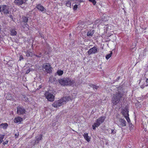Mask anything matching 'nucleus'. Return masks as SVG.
<instances>
[{
  "instance_id": "1",
  "label": "nucleus",
  "mask_w": 148,
  "mask_h": 148,
  "mask_svg": "<svg viewBox=\"0 0 148 148\" xmlns=\"http://www.w3.org/2000/svg\"><path fill=\"white\" fill-rule=\"evenodd\" d=\"M59 83L62 85L71 86L75 83L74 80H71L68 77L60 79L59 80Z\"/></svg>"
},
{
  "instance_id": "2",
  "label": "nucleus",
  "mask_w": 148,
  "mask_h": 148,
  "mask_svg": "<svg viewBox=\"0 0 148 148\" xmlns=\"http://www.w3.org/2000/svg\"><path fill=\"white\" fill-rule=\"evenodd\" d=\"M123 96V94L120 91L116 92L112 97L113 102H119L122 99Z\"/></svg>"
},
{
  "instance_id": "3",
  "label": "nucleus",
  "mask_w": 148,
  "mask_h": 148,
  "mask_svg": "<svg viewBox=\"0 0 148 148\" xmlns=\"http://www.w3.org/2000/svg\"><path fill=\"white\" fill-rule=\"evenodd\" d=\"M125 107H123L122 111V113L123 115L125 117H126V116H128V112H129V106L128 104L126 102H125Z\"/></svg>"
},
{
  "instance_id": "4",
  "label": "nucleus",
  "mask_w": 148,
  "mask_h": 148,
  "mask_svg": "<svg viewBox=\"0 0 148 148\" xmlns=\"http://www.w3.org/2000/svg\"><path fill=\"white\" fill-rule=\"evenodd\" d=\"M45 95L48 101H54V96L53 94L50 93L48 92H45Z\"/></svg>"
},
{
  "instance_id": "5",
  "label": "nucleus",
  "mask_w": 148,
  "mask_h": 148,
  "mask_svg": "<svg viewBox=\"0 0 148 148\" xmlns=\"http://www.w3.org/2000/svg\"><path fill=\"white\" fill-rule=\"evenodd\" d=\"M98 49L97 47L94 46L90 49L88 51L87 53L89 55L92 54H95L98 51Z\"/></svg>"
},
{
  "instance_id": "6",
  "label": "nucleus",
  "mask_w": 148,
  "mask_h": 148,
  "mask_svg": "<svg viewBox=\"0 0 148 148\" xmlns=\"http://www.w3.org/2000/svg\"><path fill=\"white\" fill-rule=\"evenodd\" d=\"M17 113L19 115L23 114L26 112V110L23 107L18 106L17 108Z\"/></svg>"
},
{
  "instance_id": "7",
  "label": "nucleus",
  "mask_w": 148,
  "mask_h": 148,
  "mask_svg": "<svg viewBox=\"0 0 148 148\" xmlns=\"http://www.w3.org/2000/svg\"><path fill=\"white\" fill-rule=\"evenodd\" d=\"M42 68L45 69L46 71L48 73H50L52 72L51 66L49 63H47L45 65H43Z\"/></svg>"
},
{
  "instance_id": "8",
  "label": "nucleus",
  "mask_w": 148,
  "mask_h": 148,
  "mask_svg": "<svg viewBox=\"0 0 148 148\" xmlns=\"http://www.w3.org/2000/svg\"><path fill=\"white\" fill-rule=\"evenodd\" d=\"M106 117L105 116H101L96 120V122L95 123L99 126L104 121Z\"/></svg>"
},
{
  "instance_id": "9",
  "label": "nucleus",
  "mask_w": 148,
  "mask_h": 148,
  "mask_svg": "<svg viewBox=\"0 0 148 148\" xmlns=\"http://www.w3.org/2000/svg\"><path fill=\"white\" fill-rule=\"evenodd\" d=\"M26 0H14V3L16 5L19 6L25 3Z\"/></svg>"
},
{
  "instance_id": "10",
  "label": "nucleus",
  "mask_w": 148,
  "mask_h": 148,
  "mask_svg": "<svg viewBox=\"0 0 148 148\" xmlns=\"http://www.w3.org/2000/svg\"><path fill=\"white\" fill-rule=\"evenodd\" d=\"M2 12L6 14H8L9 13V7L6 5L2 6Z\"/></svg>"
},
{
  "instance_id": "11",
  "label": "nucleus",
  "mask_w": 148,
  "mask_h": 148,
  "mask_svg": "<svg viewBox=\"0 0 148 148\" xmlns=\"http://www.w3.org/2000/svg\"><path fill=\"white\" fill-rule=\"evenodd\" d=\"M145 82L146 83H143L141 82L140 80L139 82V85H140V88L142 89L144 88L145 86H148V78L146 79Z\"/></svg>"
},
{
  "instance_id": "12",
  "label": "nucleus",
  "mask_w": 148,
  "mask_h": 148,
  "mask_svg": "<svg viewBox=\"0 0 148 148\" xmlns=\"http://www.w3.org/2000/svg\"><path fill=\"white\" fill-rule=\"evenodd\" d=\"M36 8L39 10L40 11L42 12H45L46 11V10L44 8V7L40 4L37 5L36 6Z\"/></svg>"
},
{
  "instance_id": "13",
  "label": "nucleus",
  "mask_w": 148,
  "mask_h": 148,
  "mask_svg": "<svg viewBox=\"0 0 148 148\" xmlns=\"http://www.w3.org/2000/svg\"><path fill=\"white\" fill-rule=\"evenodd\" d=\"M119 121L120 123V124L119 125V127L121 128L122 127L126 125V121L125 119H121Z\"/></svg>"
},
{
  "instance_id": "14",
  "label": "nucleus",
  "mask_w": 148,
  "mask_h": 148,
  "mask_svg": "<svg viewBox=\"0 0 148 148\" xmlns=\"http://www.w3.org/2000/svg\"><path fill=\"white\" fill-rule=\"evenodd\" d=\"M71 98L69 96L65 97H62L60 100V102H66L69 101L71 100Z\"/></svg>"
},
{
  "instance_id": "15",
  "label": "nucleus",
  "mask_w": 148,
  "mask_h": 148,
  "mask_svg": "<svg viewBox=\"0 0 148 148\" xmlns=\"http://www.w3.org/2000/svg\"><path fill=\"white\" fill-rule=\"evenodd\" d=\"M71 0H63L64 3L67 7H71Z\"/></svg>"
},
{
  "instance_id": "16",
  "label": "nucleus",
  "mask_w": 148,
  "mask_h": 148,
  "mask_svg": "<svg viewBox=\"0 0 148 148\" xmlns=\"http://www.w3.org/2000/svg\"><path fill=\"white\" fill-rule=\"evenodd\" d=\"M95 32V30L93 29L89 30L87 32V36L89 37H92L93 35Z\"/></svg>"
},
{
  "instance_id": "17",
  "label": "nucleus",
  "mask_w": 148,
  "mask_h": 148,
  "mask_svg": "<svg viewBox=\"0 0 148 148\" xmlns=\"http://www.w3.org/2000/svg\"><path fill=\"white\" fill-rule=\"evenodd\" d=\"M22 121L23 119L20 116L16 117L14 119V122L16 123H20Z\"/></svg>"
},
{
  "instance_id": "18",
  "label": "nucleus",
  "mask_w": 148,
  "mask_h": 148,
  "mask_svg": "<svg viewBox=\"0 0 148 148\" xmlns=\"http://www.w3.org/2000/svg\"><path fill=\"white\" fill-rule=\"evenodd\" d=\"M62 103L63 102H54L52 105L54 107L57 108L61 106L63 104Z\"/></svg>"
},
{
  "instance_id": "19",
  "label": "nucleus",
  "mask_w": 148,
  "mask_h": 148,
  "mask_svg": "<svg viewBox=\"0 0 148 148\" xmlns=\"http://www.w3.org/2000/svg\"><path fill=\"white\" fill-rule=\"evenodd\" d=\"M22 19L23 22L25 23V25L28 26V25L27 24V23L28 21V18L27 17L25 16H23L22 17Z\"/></svg>"
},
{
  "instance_id": "20",
  "label": "nucleus",
  "mask_w": 148,
  "mask_h": 148,
  "mask_svg": "<svg viewBox=\"0 0 148 148\" xmlns=\"http://www.w3.org/2000/svg\"><path fill=\"white\" fill-rule=\"evenodd\" d=\"M42 135H40L38 137H36V140L35 142V144L38 143H39V141L42 140Z\"/></svg>"
},
{
  "instance_id": "21",
  "label": "nucleus",
  "mask_w": 148,
  "mask_h": 148,
  "mask_svg": "<svg viewBox=\"0 0 148 148\" xmlns=\"http://www.w3.org/2000/svg\"><path fill=\"white\" fill-rule=\"evenodd\" d=\"M6 98L8 100L10 101L12 100V99H13L12 95L10 93H8L7 94Z\"/></svg>"
},
{
  "instance_id": "22",
  "label": "nucleus",
  "mask_w": 148,
  "mask_h": 148,
  "mask_svg": "<svg viewBox=\"0 0 148 148\" xmlns=\"http://www.w3.org/2000/svg\"><path fill=\"white\" fill-rule=\"evenodd\" d=\"M83 136L85 139L88 142L90 140V138L88 136V133H84Z\"/></svg>"
},
{
  "instance_id": "23",
  "label": "nucleus",
  "mask_w": 148,
  "mask_h": 148,
  "mask_svg": "<svg viewBox=\"0 0 148 148\" xmlns=\"http://www.w3.org/2000/svg\"><path fill=\"white\" fill-rule=\"evenodd\" d=\"M8 126V124L7 123H2L0 125V128H3L4 129L7 128Z\"/></svg>"
},
{
  "instance_id": "24",
  "label": "nucleus",
  "mask_w": 148,
  "mask_h": 148,
  "mask_svg": "<svg viewBox=\"0 0 148 148\" xmlns=\"http://www.w3.org/2000/svg\"><path fill=\"white\" fill-rule=\"evenodd\" d=\"M10 35L13 36L16 35L17 34L16 32L14 29H12L10 31Z\"/></svg>"
},
{
  "instance_id": "25",
  "label": "nucleus",
  "mask_w": 148,
  "mask_h": 148,
  "mask_svg": "<svg viewBox=\"0 0 148 148\" xmlns=\"http://www.w3.org/2000/svg\"><path fill=\"white\" fill-rule=\"evenodd\" d=\"M89 86L91 87H92L93 89H97L99 87L98 86L92 84H89Z\"/></svg>"
},
{
  "instance_id": "26",
  "label": "nucleus",
  "mask_w": 148,
  "mask_h": 148,
  "mask_svg": "<svg viewBox=\"0 0 148 148\" xmlns=\"http://www.w3.org/2000/svg\"><path fill=\"white\" fill-rule=\"evenodd\" d=\"M112 52L111 51L110 53L109 54L107 55L106 56V58L107 60L108 59L112 56Z\"/></svg>"
},
{
  "instance_id": "27",
  "label": "nucleus",
  "mask_w": 148,
  "mask_h": 148,
  "mask_svg": "<svg viewBox=\"0 0 148 148\" xmlns=\"http://www.w3.org/2000/svg\"><path fill=\"white\" fill-rule=\"evenodd\" d=\"M57 73L59 75H61L63 73V71L61 70H58L57 72Z\"/></svg>"
},
{
  "instance_id": "28",
  "label": "nucleus",
  "mask_w": 148,
  "mask_h": 148,
  "mask_svg": "<svg viewBox=\"0 0 148 148\" xmlns=\"http://www.w3.org/2000/svg\"><path fill=\"white\" fill-rule=\"evenodd\" d=\"M5 136L3 134H0V144H1L3 138H4Z\"/></svg>"
},
{
  "instance_id": "29",
  "label": "nucleus",
  "mask_w": 148,
  "mask_h": 148,
  "mask_svg": "<svg viewBox=\"0 0 148 148\" xmlns=\"http://www.w3.org/2000/svg\"><path fill=\"white\" fill-rule=\"evenodd\" d=\"M26 56L27 57H29L32 54V53L31 52H30L29 51H27L26 52Z\"/></svg>"
},
{
  "instance_id": "30",
  "label": "nucleus",
  "mask_w": 148,
  "mask_h": 148,
  "mask_svg": "<svg viewBox=\"0 0 148 148\" xmlns=\"http://www.w3.org/2000/svg\"><path fill=\"white\" fill-rule=\"evenodd\" d=\"M92 126L93 129L94 130H95L96 129V127H97L99 126L95 123L92 125Z\"/></svg>"
},
{
  "instance_id": "31",
  "label": "nucleus",
  "mask_w": 148,
  "mask_h": 148,
  "mask_svg": "<svg viewBox=\"0 0 148 148\" xmlns=\"http://www.w3.org/2000/svg\"><path fill=\"white\" fill-rule=\"evenodd\" d=\"M125 117V119H126L128 123H130V120L128 116H126V117Z\"/></svg>"
},
{
  "instance_id": "32",
  "label": "nucleus",
  "mask_w": 148,
  "mask_h": 148,
  "mask_svg": "<svg viewBox=\"0 0 148 148\" xmlns=\"http://www.w3.org/2000/svg\"><path fill=\"white\" fill-rule=\"evenodd\" d=\"M88 1L92 3L94 5H95L96 4V2L95 0H88Z\"/></svg>"
},
{
  "instance_id": "33",
  "label": "nucleus",
  "mask_w": 148,
  "mask_h": 148,
  "mask_svg": "<svg viewBox=\"0 0 148 148\" xmlns=\"http://www.w3.org/2000/svg\"><path fill=\"white\" fill-rule=\"evenodd\" d=\"M78 5L77 4H75L73 6V9L74 10H76L77 8Z\"/></svg>"
},
{
  "instance_id": "34",
  "label": "nucleus",
  "mask_w": 148,
  "mask_h": 148,
  "mask_svg": "<svg viewBox=\"0 0 148 148\" xmlns=\"http://www.w3.org/2000/svg\"><path fill=\"white\" fill-rule=\"evenodd\" d=\"M9 142V140H6L5 141H3V144L4 145H5V144H6L8 143V142Z\"/></svg>"
},
{
  "instance_id": "35",
  "label": "nucleus",
  "mask_w": 148,
  "mask_h": 148,
  "mask_svg": "<svg viewBox=\"0 0 148 148\" xmlns=\"http://www.w3.org/2000/svg\"><path fill=\"white\" fill-rule=\"evenodd\" d=\"M140 102H136L135 103V105L136 106H138L139 108H140L141 106V104H139Z\"/></svg>"
},
{
  "instance_id": "36",
  "label": "nucleus",
  "mask_w": 148,
  "mask_h": 148,
  "mask_svg": "<svg viewBox=\"0 0 148 148\" xmlns=\"http://www.w3.org/2000/svg\"><path fill=\"white\" fill-rule=\"evenodd\" d=\"M115 133H116V132L114 130H111V134H114Z\"/></svg>"
},
{
  "instance_id": "37",
  "label": "nucleus",
  "mask_w": 148,
  "mask_h": 148,
  "mask_svg": "<svg viewBox=\"0 0 148 148\" xmlns=\"http://www.w3.org/2000/svg\"><path fill=\"white\" fill-rule=\"evenodd\" d=\"M23 59V56L22 55L20 56L19 57V60L20 61H21L22 59Z\"/></svg>"
},
{
  "instance_id": "38",
  "label": "nucleus",
  "mask_w": 148,
  "mask_h": 148,
  "mask_svg": "<svg viewBox=\"0 0 148 148\" xmlns=\"http://www.w3.org/2000/svg\"><path fill=\"white\" fill-rule=\"evenodd\" d=\"M76 1L79 2L80 3L82 2H83V0H76Z\"/></svg>"
},
{
  "instance_id": "39",
  "label": "nucleus",
  "mask_w": 148,
  "mask_h": 148,
  "mask_svg": "<svg viewBox=\"0 0 148 148\" xmlns=\"http://www.w3.org/2000/svg\"><path fill=\"white\" fill-rule=\"evenodd\" d=\"M2 11V6L1 7L0 6V12Z\"/></svg>"
},
{
  "instance_id": "40",
  "label": "nucleus",
  "mask_w": 148,
  "mask_h": 148,
  "mask_svg": "<svg viewBox=\"0 0 148 148\" xmlns=\"http://www.w3.org/2000/svg\"><path fill=\"white\" fill-rule=\"evenodd\" d=\"M42 88L41 85H39L38 87V89H40Z\"/></svg>"
},
{
  "instance_id": "41",
  "label": "nucleus",
  "mask_w": 148,
  "mask_h": 148,
  "mask_svg": "<svg viewBox=\"0 0 148 148\" xmlns=\"http://www.w3.org/2000/svg\"><path fill=\"white\" fill-rule=\"evenodd\" d=\"M117 103V102H114L113 104L116 105V104Z\"/></svg>"
},
{
  "instance_id": "42",
  "label": "nucleus",
  "mask_w": 148,
  "mask_h": 148,
  "mask_svg": "<svg viewBox=\"0 0 148 148\" xmlns=\"http://www.w3.org/2000/svg\"><path fill=\"white\" fill-rule=\"evenodd\" d=\"M35 56L37 57H40V56H38V55H35Z\"/></svg>"
},
{
  "instance_id": "43",
  "label": "nucleus",
  "mask_w": 148,
  "mask_h": 148,
  "mask_svg": "<svg viewBox=\"0 0 148 148\" xmlns=\"http://www.w3.org/2000/svg\"><path fill=\"white\" fill-rule=\"evenodd\" d=\"M26 88H28V87H27V86H26Z\"/></svg>"
},
{
  "instance_id": "44",
  "label": "nucleus",
  "mask_w": 148,
  "mask_h": 148,
  "mask_svg": "<svg viewBox=\"0 0 148 148\" xmlns=\"http://www.w3.org/2000/svg\"><path fill=\"white\" fill-rule=\"evenodd\" d=\"M15 136H17V135H16V134H15Z\"/></svg>"
},
{
  "instance_id": "45",
  "label": "nucleus",
  "mask_w": 148,
  "mask_h": 148,
  "mask_svg": "<svg viewBox=\"0 0 148 148\" xmlns=\"http://www.w3.org/2000/svg\"><path fill=\"white\" fill-rule=\"evenodd\" d=\"M71 34H70V36H71Z\"/></svg>"
}]
</instances>
